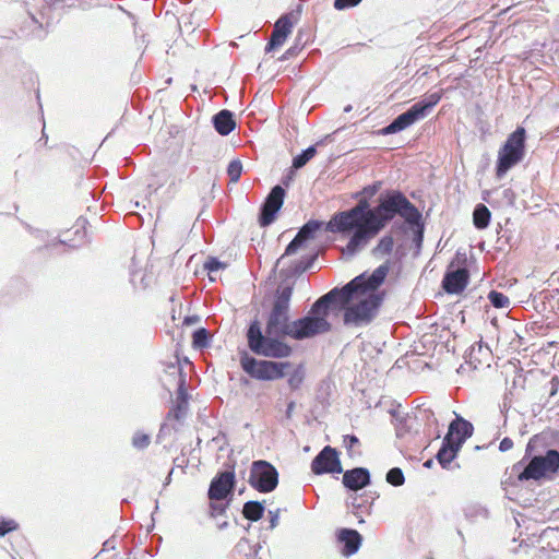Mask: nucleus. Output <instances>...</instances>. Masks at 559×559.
Here are the masks:
<instances>
[{"label": "nucleus", "mask_w": 559, "mask_h": 559, "mask_svg": "<svg viewBox=\"0 0 559 559\" xmlns=\"http://www.w3.org/2000/svg\"><path fill=\"white\" fill-rule=\"evenodd\" d=\"M389 273L388 265L377 266L370 275L360 274L342 288H334L313 302V312L325 306L338 304L344 309L343 320L347 325L361 326L376 316L383 294L378 292Z\"/></svg>", "instance_id": "obj_1"}, {"label": "nucleus", "mask_w": 559, "mask_h": 559, "mask_svg": "<svg viewBox=\"0 0 559 559\" xmlns=\"http://www.w3.org/2000/svg\"><path fill=\"white\" fill-rule=\"evenodd\" d=\"M293 287L286 286L276 292L275 299L267 316L265 333H262L258 320L250 323L247 330L249 349L259 356L273 359L288 358L293 348L281 338L288 336L292 330L290 300Z\"/></svg>", "instance_id": "obj_2"}, {"label": "nucleus", "mask_w": 559, "mask_h": 559, "mask_svg": "<svg viewBox=\"0 0 559 559\" xmlns=\"http://www.w3.org/2000/svg\"><path fill=\"white\" fill-rule=\"evenodd\" d=\"M357 199L356 205L336 212L325 225L328 233L347 238L342 252L349 257L357 254L373 239L376 207H369L367 198Z\"/></svg>", "instance_id": "obj_3"}, {"label": "nucleus", "mask_w": 559, "mask_h": 559, "mask_svg": "<svg viewBox=\"0 0 559 559\" xmlns=\"http://www.w3.org/2000/svg\"><path fill=\"white\" fill-rule=\"evenodd\" d=\"M400 215L407 225L418 228V237L423 239L424 223L423 214L399 190H390L380 195L376 205V221L373 237L383 230L385 226Z\"/></svg>", "instance_id": "obj_4"}, {"label": "nucleus", "mask_w": 559, "mask_h": 559, "mask_svg": "<svg viewBox=\"0 0 559 559\" xmlns=\"http://www.w3.org/2000/svg\"><path fill=\"white\" fill-rule=\"evenodd\" d=\"M525 129L518 127L500 146L496 163V176L498 178H503L508 171L522 162L525 156Z\"/></svg>", "instance_id": "obj_5"}, {"label": "nucleus", "mask_w": 559, "mask_h": 559, "mask_svg": "<svg viewBox=\"0 0 559 559\" xmlns=\"http://www.w3.org/2000/svg\"><path fill=\"white\" fill-rule=\"evenodd\" d=\"M329 307L330 306H325L324 308H321L320 311L313 312L312 305L309 311V316L292 322L289 337L300 341L331 331V324L326 319L329 314Z\"/></svg>", "instance_id": "obj_6"}, {"label": "nucleus", "mask_w": 559, "mask_h": 559, "mask_svg": "<svg viewBox=\"0 0 559 559\" xmlns=\"http://www.w3.org/2000/svg\"><path fill=\"white\" fill-rule=\"evenodd\" d=\"M242 370L251 378L260 381H273L285 376V370L292 367V362H276V360H257L245 354L240 358Z\"/></svg>", "instance_id": "obj_7"}, {"label": "nucleus", "mask_w": 559, "mask_h": 559, "mask_svg": "<svg viewBox=\"0 0 559 559\" xmlns=\"http://www.w3.org/2000/svg\"><path fill=\"white\" fill-rule=\"evenodd\" d=\"M559 469V452L549 450L545 456H534L519 475L520 481L539 480Z\"/></svg>", "instance_id": "obj_8"}, {"label": "nucleus", "mask_w": 559, "mask_h": 559, "mask_svg": "<svg viewBox=\"0 0 559 559\" xmlns=\"http://www.w3.org/2000/svg\"><path fill=\"white\" fill-rule=\"evenodd\" d=\"M248 484L260 492H271L278 484L277 471L265 460L253 461L250 466Z\"/></svg>", "instance_id": "obj_9"}, {"label": "nucleus", "mask_w": 559, "mask_h": 559, "mask_svg": "<svg viewBox=\"0 0 559 559\" xmlns=\"http://www.w3.org/2000/svg\"><path fill=\"white\" fill-rule=\"evenodd\" d=\"M310 468L314 475L341 473L342 465L336 450L326 445L312 459Z\"/></svg>", "instance_id": "obj_10"}, {"label": "nucleus", "mask_w": 559, "mask_h": 559, "mask_svg": "<svg viewBox=\"0 0 559 559\" xmlns=\"http://www.w3.org/2000/svg\"><path fill=\"white\" fill-rule=\"evenodd\" d=\"M236 475L234 469L218 473L211 481L207 496L210 500H224L234 490Z\"/></svg>", "instance_id": "obj_11"}, {"label": "nucleus", "mask_w": 559, "mask_h": 559, "mask_svg": "<svg viewBox=\"0 0 559 559\" xmlns=\"http://www.w3.org/2000/svg\"><path fill=\"white\" fill-rule=\"evenodd\" d=\"M284 195L285 191L281 186L277 185L272 188L262 205L259 218V223L262 227H266L274 222L277 211L283 205Z\"/></svg>", "instance_id": "obj_12"}, {"label": "nucleus", "mask_w": 559, "mask_h": 559, "mask_svg": "<svg viewBox=\"0 0 559 559\" xmlns=\"http://www.w3.org/2000/svg\"><path fill=\"white\" fill-rule=\"evenodd\" d=\"M469 272L467 269H456L445 271L442 277V288L451 295L461 294L467 286Z\"/></svg>", "instance_id": "obj_13"}, {"label": "nucleus", "mask_w": 559, "mask_h": 559, "mask_svg": "<svg viewBox=\"0 0 559 559\" xmlns=\"http://www.w3.org/2000/svg\"><path fill=\"white\" fill-rule=\"evenodd\" d=\"M472 433L473 425L467 420L457 417L455 420L451 421L449 431L445 433L443 439L462 448L464 442L472 436Z\"/></svg>", "instance_id": "obj_14"}, {"label": "nucleus", "mask_w": 559, "mask_h": 559, "mask_svg": "<svg viewBox=\"0 0 559 559\" xmlns=\"http://www.w3.org/2000/svg\"><path fill=\"white\" fill-rule=\"evenodd\" d=\"M424 118V111L421 108H415L414 106L405 111L404 114H400L389 126H386L382 130V134H393L400 132L411 124H414L419 119Z\"/></svg>", "instance_id": "obj_15"}, {"label": "nucleus", "mask_w": 559, "mask_h": 559, "mask_svg": "<svg viewBox=\"0 0 559 559\" xmlns=\"http://www.w3.org/2000/svg\"><path fill=\"white\" fill-rule=\"evenodd\" d=\"M293 26L294 23L289 15L280 17L274 24L266 49L274 50L281 47L287 40V37L293 31Z\"/></svg>", "instance_id": "obj_16"}, {"label": "nucleus", "mask_w": 559, "mask_h": 559, "mask_svg": "<svg viewBox=\"0 0 559 559\" xmlns=\"http://www.w3.org/2000/svg\"><path fill=\"white\" fill-rule=\"evenodd\" d=\"M342 483L344 487L356 491L369 485L370 474L367 468L356 467L344 472Z\"/></svg>", "instance_id": "obj_17"}, {"label": "nucleus", "mask_w": 559, "mask_h": 559, "mask_svg": "<svg viewBox=\"0 0 559 559\" xmlns=\"http://www.w3.org/2000/svg\"><path fill=\"white\" fill-rule=\"evenodd\" d=\"M322 227V223L319 221H309L306 223L300 230L298 231L295 239L286 246V254H293L297 251V249L301 246V243L307 239H312L316 233H318Z\"/></svg>", "instance_id": "obj_18"}, {"label": "nucleus", "mask_w": 559, "mask_h": 559, "mask_svg": "<svg viewBox=\"0 0 559 559\" xmlns=\"http://www.w3.org/2000/svg\"><path fill=\"white\" fill-rule=\"evenodd\" d=\"M337 540L344 546L342 552L345 556H350L358 551L362 539L358 531L352 528H342L337 534Z\"/></svg>", "instance_id": "obj_19"}, {"label": "nucleus", "mask_w": 559, "mask_h": 559, "mask_svg": "<svg viewBox=\"0 0 559 559\" xmlns=\"http://www.w3.org/2000/svg\"><path fill=\"white\" fill-rule=\"evenodd\" d=\"M213 124L216 132L221 135H228L236 127L234 116L228 110H221L213 116Z\"/></svg>", "instance_id": "obj_20"}, {"label": "nucleus", "mask_w": 559, "mask_h": 559, "mask_svg": "<svg viewBox=\"0 0 559 559\" xmlns=\"http://www.w3.org/2000/svg\"><path fill=\"white\" fill-rule=\"evenodd\" d=\"M185 379L180 376V383H179V390H178V396L175 407L169 412L168 419H174L176 421H180L187 412V408L189 407V402L186 397V391H185Z\"/></svg>", "instance_id": "obj_21"}, {"label": "nucleus", "mask_w": 559, "mask_h": 559, "mask_svg": "<svg viewBox=\"0 0 559 559\" xmlns=\"http://www.w3.org/2000/svg\"><path fill=\"white\" fill-rule=\"evenodd\" d=\"M462 448L457 447L451 442L442 440L441 448L439 449L438 453L436 454L437 461L439 464L445 468L451 464V462L456 457L460 450Z\"/></svg>", "instance_id": "obj_22"}, {"label": "nucleus", "mask_w": 559, "mask_h": 559, "mask_svg": "<svg viewBox=\"0 0 559 559\" xmlns=\"http://www.w3.org/2000/svg\"><path fill=\"white\" fill-rule=\"evenodd\" d=\"M491 219L490 210L484 205L478 204L474 207L473 211V224L475 228L485 229L489 226Z\"/></svg>", "instance_id": "obj_23"}, {"label": "nucleus", "mask_w": 559, "mask_h": 559, "mask_svg": "<svg viewBox=\"0 0 559 559\" xmlns=\"http://www.w3.org/2000/svg\"><path fill=\"white\" fill-rule=\"evenodd\" d=\"M264 515V507L259 501H248L243 504L242 508V516L243 519L250 520V521H259L260 519H263Z\"/></svg>", "instance_id": "obj_24"}, {"label": "nucleus", "mask_w": 559, "mask_h": 559, "mask_svg": "<svg viewBox=\"0 0 559 559\" xmlns=\"http://www.w3.org/2000/svg\"><path fill=\"white\" fill-rule=\"evenodd\" d=\"M305 367L302 364L296 366V368L288 376V385L292 391H297L301 388L305 381Z\"/></svg>", "instance_id": "obj_25"}, {"label": "nucleus", "mask_w": 559, "mask_h": 559, "mask_svg": "<svg viewBox=\"0 0 559 559\" xmlns=\"http://www.w3.org/2000/svg\"><path fill=\"white\" fill-rule=\"evenodd\" d=\"M394 248V238L393 236H382L374 248L372 249V253L374 255H386L393 251Z\"/></svg>", "instance_id": "obj_26"}, {"label": "nucleus", "mask_w": 559, "mask_h": 559, "mask_svg": "<svg viewBox=\"0 0 559 559\" xmlns=\"http://www.w3.org/2000/svg\"><path fill=\"white\" fill-rule=\"evenodd\" d=\"M441 99V93L435 92L426 96L421 102L414 104L415 108H421L424 117L427 115V110L435 107Z\"/></svg>", "instance_id": "obj_27"}, {"label": "nucleus", "mask_w": 559, "mask_h": 559, "mask_svg": "<svg viewBox=\"0 0 559 559\" xmlns=\"http://www.w3.org/2000/svg\"><path fill=\"white\" fill-rule=\"evenodd\" d=\"M316 154L313 146L307 147L302 153L298 154L293 160V167L299 169L304 167Z\"/></svg>", "instance_id": "obj_28"}, {"label": "nucleus", "mask_w": 559, "mask_h": 559, "mask_svg": "<svg viewBox=\"0 0 559 559\" xmlns=\"http://www.w3.org/2000/svg\"><path fill=\"white\" fill-rule=\"evenodd\" d=\"M488 299L495 308H507L510 304L509 298L497 290H491L488 294Z\"/></svg>", "instance_id": "obj_29"}, {"label": "nucleus", "mask_w": 559, "mask_h": 559, "mask_svg": "<svg viewBox=\"0 0 559 559\" xmlns=\"http://www.w3.org/2000/svg\"><path fill=\"white\" fill-rule=\"evenodd\" d=\"M151 443V438L143 431H136L132 438V444L138 450L146 449Z\"/></svg>", "instance_id": "obj_30"}, {"label": "nucleus", "mask_w": 559, "mask_h": 559, "mask_svg": "<svg viewBox=\"0 0 559 559\" xmlns=\"http://www.w3.org/2000/svg\"><path fill=\"white\" fill-rule=\"evenodd\" d=\"M386 481L392 486H402L404 484V475L401 468L393 467L386 474Z\"/></svg>", "instance_id": "obj_31"}, {"label": "nucleus", "mask_w": 559, "mask_h": 559, "mask_svg": "<svg viewBox=\"0 0 559 559\" xmlns=\"http://www.w3.org/2000/svg\"><path fill=\"white\" fill-rule=\"evenodd\" d=\"M209 345V333L205 329L195 330L193 333V346L204 348Z\"/></svg>", "instance_id": "obj_32"}, {"label": "nucleus", "mask_w": 559, "mask_h": 559, "mask_svg": "<svg viewBox=\"0 0 559 559\" xmlns=\"http://www.w3.org/2000/svg\"><path fill=\"white\" fill-rule=\"evenodd\" d=\"M242 173V165L239 160H233L228 165L227 175L231 182H237Z\"/></svg>", "instance_id": "obj_33"}, {"label": "nucleus", "mask_w": 559, "mask_h": 559, "mask_svg": "<svg viewBox=\"0 0 559 559\" xmlns=\"http://www.w3.org/2000/svg\"><path fill=\"white\" fill-rule=\"evenodd\" d=\"M382 185H383L382 181L377 180V181L372 182L371 185L364 187L362 190L357 194V197H364V198H367L370 200L371 198H373L377 194V192L380 190Z\"/></svg>", "instance_id": "obj_34"}, {"label": "nucleus", "mask_w": 559, "mask_h": 559, "mask_svg": "<svg viewBox=\"0 0 559 559\" xmlns=\"http://www.w3.org/2000/svg\"><path fill=\"white\" fill-rule=\"evenodd\" d=\"M218 500H211L210 502V516H222L226 513L227 504L217 502Z\"/></svg>", "instance_id": "obj_35"}, {"label": "nucleus", "mask_w": 559, "mask_h": 559, "mask_svg": "<svg viewBox=\"0 0 559 559\" xmlns=\"http://www.w3.org/2000/svg\"><path fill=\"white\" fill-rule=\"evenodd\" d=\"M17 526V523L12 519L0 521V536L3 537L5 534L15 531Z\"/></svg>", "instance_id": "obj_36"}, {"label": "nucleus", "mask_w": 559, "mask_h": 559, "mask_svg": "<svg viewBox=\"0 0 559 559\" xmlns=\"http://www.w3.org/2000/svg\"><path fill=\"white\" fill-rule=\"evenodd\" d=\"M362 0H335L334 1V8L336 10H344V9H349V8H353V7H356L357 4H359Z\"/></svg>", "instance_id": "obj_37"}, {"label": "nucleus", "mask_w": 559, "mask_h": 559, "mask_svg": "<svg viewBox=\"0 0 559 559\" xmlns=\"http://www.w3.org/2000/svg\"><path fill=\"white\" fill-rule=\"evenodd\" d=\"M514 447V442L512 439L508 438V437H504L500 443H499V450L501 452H507L509 450H512Z\"/></svg>", "instance_id": "obj_38"}, {"label": "nucleus", "mask_w": 559, "mask_h": 559, "mask_svg": "<svg viewBox=\"0 0 559 559\" xmlns=\"http://www.w3.org/2000/svg\"><path fill=\"white\" fill-rule=\"evenodd\" d=\"M226 265L222 262H218L217 260L215 259H212L211 261H209L206 264H205V267L212 272V271H216V270H222V267H225Z\"/></svg>", "instance_id": "obj_39"}, {"label": "nucleus", "mask_w": 559, "mask_h": 559, "mask_svg": "<svg viewBox=\"0 0 559 559\" xmlns=\"http://www.w3.org/2000/svg\"><path fill=\"white\" fill-rule=\"evenodd\" d=\"M345 439L349 440V448L354 447L359 442L356 436H346Z\"/></svg>", "instance_id": "obj_40"}, {"label": "nucleus", "mask_w": 559, "mask_h": 559, "mask_svg": "<svg viewBox=\"0 0 559 559\" xmlns=\"http://www.w3.org/2000/svg\"><path fill=\"white\" fill-rule=\"evenodd\" d=\"M295 408V402H290L288 404V411H286V413H288V416H290V413L294 411Z\"/></svg>", "instance_id": "obj_41"}, {"label": "nucleus", "mask_w": 559, "mask_h": 559, "mask_svg": "<svg viewBox=\"0 0 559 559\" xmlns=\"http://www.w3.org/2000/svg\"><path fill=\"white\" fill-rule=\"evenodd\" d=\"M276 518L272 519V526L275 525Z\"/></svg>", "instance_id": "obj_42"}, {"label": "nucleus", "mask_w": 559, "mask_h": 559, "mask_svg": "<svg viewBox=\"0 0 559 559\" xmlns=\"http://www.w3.org/2000/svg\"><path fill=\"white\" fill-rule=\"evenodd\" d=\"M530 448H531V442L527 444L526 452L530 451Z\"/></svg>", "instance_id": "obj_43"}, {"label": "nucleus", "mask_w": 559, "mask_h": 559, "mask_svg": "<svg viewBox=\"0 0 559 559\" xmlns=\"http://www.w3.org/2000/svg\"><path fill=\"white\" fill-rule=\"evenodd\" d=\"M430 464H431V461H427L425 465L430 466Z\"/></svg>", "instance_id": "obj_44"}, {"label": "nucleus", "mask_w": 559, "mask_h": 559, "mask_svg": "<svg viewBox=\"0 0 559 559\" xmlns=\"http://www.w3.org/2000/svg\"><path fill=\"white\" fill-rule=\"evenodd\" d=\"M429 559H433V558H429Z\"/></svg>", "instance_id": "obj_45"}]
</instances>
